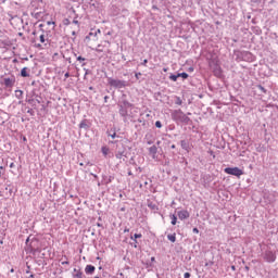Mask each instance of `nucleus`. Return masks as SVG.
I'll list each match as a JSON object with an SVG mask.
<instances>
[{
	"mask_svg": "<svg viewBox=\"0 0 278 278\" xmlns=\"http://www.w3.org/2000/svg\"><path fill=\"white\" fill-rule=\"evenodd\" d=\"M78 22L77 21H74V24H77Z\"/></svg>",
	"mask_w": 278,
	"mask_h": 278,
	"instance_id": "obj_50",
	"label": "nucleus"
},
{
	"mask_svg": "<svg viewBox=\"0 0 278 278\" xmlns=\"http://www.w3.org/2000/svg\"><path fill=\"white\" fill-rule=\"evenodd\" d=\"M27 71H29L27 67H23L21 71V76L22 77H29V73H27Z\"/></svg>",
	"mask_w": 278,
	"mask_h": 278,
	"instance_id": "obj_15",
	"label": "nucleus"
},
{
	"mask_svg": "<svg viewBox=\"0 0 278 278\" xmlns=\"http://www.w3.org/2000/svg\"><path fill=\"white\" fill-rule=\"evenodd\" d=\"M214 75H215L216 77H220L222 72H220V67H219V66H216V68L214 70Z\"/></svg>",
	"mask_w": 278,
	"mask_h": 278,
	"instance_id": "obj_17",
	"label": "nucleus"
},
{
	"mask_svg": "<svg viewBox=\"0 0 278 278\" xmlns=\"http://www.w3.org/2000/svg\"><path fill=\"white\" fill-rule=\"evenodd\" d=\"M172 225H177V216L170 215Z\"/></svg>",
	"mask_w": 278,
	"mask_h": 278,
	"instance_id": "obj_21",
	"label": "nucleus"
},
{
	"mask_svg": "<svg viewBox=\"0 0 278 278\" xmlns=\"http://www.w3.org/2000/svg\"><path fill=\"white\" fill-rule=\"evenodd\" d=\"M184 101H181V98L176 97V105H181Z\"/></svg>",
	"mask_w": 278,
	"mask_h": 278,
	"instance_id": "obj_23",
	"label": "nucleus"
},
{
	"mask_svg": "<svg viewBox=\"0 0 278 278\" xmlns=\"http://www.w3.org/2000/svg\"><path fill=\"white\" fill-rule=\"evenodd\" d=\"M108 99H110V97L105 96V97H104L105 103H108Z\"/></svg>",
	"mask_w": 278,
	"mask_h": 278,
	"instance_id": "obj_39",
	"label": "nucleus"
},
{
	"mask_svg": "<svg viewBox=\"0 0 278 278\" xmlns=\"http://www.w3.org/2000/svg\"><path fill=\"white\" fill-rule=\"evenodd\" d=\"M169 79H170L172 81H177V79H179V74H177V75L172 74V75L169 76Z\"/></svg>",
	"mask_w": 278,
	"mask_h": 278,
	"instance_id": "obj_20",
	"label": "nucleus"
},
{
	"mask_svg": "<svg viewBox=\"0 0 278 278\" xmlns=\"http://www.w3.org/2000/svg\"><path fill=\"white\" fill-rule=\"evenodd\" d=\"M47 25H55V22H47Z\"/></svg>",
	"mask_w": 278,
	"mask_h": 278,
	"instance_id": "obj_38",
	"label": "nucleus"
},
{
	"mask_svg": "<svg viewBox=\"0 0 278 278\" xmlns=\"http://www.w3.org/2000/svg\"><path fill=\"white\" fill-rule=\"evenodd\" d=\"M35 276H34V274H31L30 276H29V278H34Z\"/></svg>",
	"mask_w": 278,
	"mask_h": 278,
	"instance_id": "obj_46",
	"label": "nucleus"
},
{
	"mask_svg": "<svg viewBox=\"0 0 278 278\" xmlns=\"http://www.w3.org/2000/svg\"><path fill=\"white\" fill-rule=\"evenodd\" d=\"M193 233H199V228H193Z\"/></svg>",
	"mask_w": 278,
	"mask_h": 278,
	"instance_id": "obj_36",
	"label": "nucleus"
},
{
	"mask_svg": "<svg viewBox=\"0 0 278 278\" xmlns=\"http://www.w3.org/2000/svg\"><path fill=\"white\" fill-rule=\"evenodd\" d=\"M231 268H232V270H236V266H232Z\"/></svg>",
	"mask_w": 278,
	"mask_h": 278,
	"instance_id": "obj_47",
	"label": "nucleus"
},
{
	"mask_svg": "<svg viewBox=\"0 0 278 278\" xmlns=\"http://www.w3.org/2000/svg\"><path fill=\"white\" fill-rule=\"evenodd\" d=\"M224 173H226L227 175H233L235 177H241V175H244L242 169H240L239 167H226L224 169Z\"/></svg>",
	"mask_w": 278,
	"mask_h": 278,
	"instance_id": "obj_4",
	"label": "nucleus"
},
{
	"mask_svg": "<svg viewBox=\"0 0 278 278\" xmlns=\"http://www.w3.org/2000/svg\"><path fill=\"white\" fill-rule=\"evenodd\" d=\"M94 278H99V276H96Z\"/></svg>",
	"mask_w": 278,
	"mask_h": 278,
	"instance_id": "obj_57",
	"label": "nucleus"
},
{
	"mask_svg": "<svg viewBox=\"0 0 278 278\" xmlns=\"http://www.w3.org/2000/svg\"><path fill=\"white\" fill-rule=\"evenodd\" d=\"M184 277L185 278H190V273H185Z\"/></svg>",
	"mask_w": 278,
	"mask_h": 278,
	"instance_id": "obj_35",
	"label": "nucleus"
},
{
	"mask_svg": "<svg viewBox=\"0 0 278 278\" xmlns=\"http://www.w3.org/2000/svg\"><path fill=\"white\" fill-rule=\"evenodd\" d=\"M155 260V257H152V262Z\"/></svg>",
	"mask_w": 278,
	"mask_h": 278,
	"instance_id": "obj_53",
	"label": "nucleus"
},
{
	"mask_svg": "<svg viewBox=\"0 0 278 278\" xmlns=\"http://www.w3.org/2000/svg\"><path fill=\"white\" fill-rule=\"evenodd\" d=\"M96 51H98L99 53H102L103 49H101V46H98V48L96 49Z\"/></svg>",
	"mask_w": 278,
	"mask_h": 278,
	"instance_id": "obj_32",
	"label": "nucleus"
},
{
	"mask_svg": "<svg viewBox=\"0 0 278 278\" xmlns=\"http://www.w3.org/2000/svg\"><path fill=\"white\" fill-rule=\"evenodd\" d=\"M68 77H71L70 73H65V79H68Z\"/></svg>",
	"mask_w": 278,
	"mask_h": 278,
	"instance_id": "obj_37",
	"label": "nucleus"
},
{
	"mask_svg": "<svg viewBox=\"0 0 278 278\" xmlns=\"http://www.w3.org/2000/svg\"><path fill=\"white\" fill-rule=\"evenodd\" d=\"M140 75H142L141 73H136L135 74V77L137 78V79H140Z\"/></svg>",
	"mask_w": 278,
	"mask_h": 278,
	"instance_id": "obj_33",
	"label": "nucleus"
},
{
	"mask_svg": "<svg viewBox=\"0 0 278 278\" xmlns=\"http://www.w3.org/2000/svg\"><path fill=\"white\" fill-rule=\"evenodd\" d=\"M109 136H111L114 139V138H116V132L109 134Z\"/></svg>",
	"mask_w": 278,
	"mask_h": 278,
	"instance_id": "obj_34",
	"label": "nucleus"
},
{
	"mask_svg": "<svg viewBox=\"0 0 278 278\" xmlns=\"http://www.w3.org/2000/svg\"><path fill=\"white\" fill-rule=\"evenodd\" d=\"M180 147H181V149H184L185 151H188V149L190 148V146L188 144V141H186V140H181V141H180Z\"/></svg>",
	"mask_w": 278,
	"mask_h": 278,
	"instance_id": "obj_14",
	"label": "nucleus"
},
{
	"mask_svg": "<svg viewBox=\"0 0 278 278\" xmlns=\"http://www.w3.org/2000/svg\"><path fill=\"white\" fill-rule=\"evenodd\" d=\"M115 157L117 160H123V157H127V152L125 151V148H123L122 150H117L115 153Z\"/></svg>",
	"mask_w": 278,
	"mask_h": 278,
	"instance_id": "obj_8",
	"label": "nucleus"
},
{
	"mask_svg": "<svg viewBox=\"0 0 278 278\" xmlns=\"http://www.w3.org/2000/svg\"><path fill=\"white\" fill-rule=\"evenodd\" d=\"M73 36H75V31H73Z\"/></svg>",
	"mask_w": 278,
	"mask_h": 278,
	"instance_id": "obj_54",
	"label": "nucleus"
},
{
	"mask_svg": "<svg viewBox=\"0 0 278 278\" xmlns=\"http://www.w3.org/2000/svg\"><path fill=\"white\" fill-rule=\"evenodd\" d=\"M101 151H102L103 155L106 156L108 153H110V148H108V147H102Z\"/></svg>",
	"mask_w": 278,
	"mask_h": 278,
	"instance_id": "obj_19",
	"label": "nucleus"
},
{
	"mask_svg": "<svg viewBox=\"0 0 278 278\" xmlns=\"http://www.w3.org/2000/svg\"><path fill=\"white\" fill-rule=\"evenodd\" d=\"M172 149H175V144L172 146Z\"/></svg>",
	"mask_w": 278,
	"mask_h": 278,
	"instance_id": "obj_48",
	"label": "nucleus"
},
{
	"mask_svg": "<svg viewBox=\"0 0 278 278\" xmlns=\"http://www.w3.org/2000/svg\"><path fill=\"white\" fill-rule=\"evenodd\" d=\"M258 90H261V92H264V94H266V88H264L262 85L257 86Z\"/></svg>",
	"mask_w": 278,
	"mask_h": 278,
	"instance_id": "obj_24",
	"label": "nucleus"
},
{
	"mask_svg": "<svg viewBox=\"0 0 278 278\" xmlns=\"http://www.w3.org/2000/svg\"><path fill=\"white\" fill-rule=\"evenodd\" d=\"M188 114V116H190L192 113H187Z\"/></svg>",
	"mask_w": 278,
	"mask_h": 278,
	"instance_id": "obj_51",
	"label": "nucleus"
},
{
	"mask_svg": "<svg viewBox=\"0 0 278 278\" xmlns=\"http://www.w3.org/2000/svg\"><path fill=\"white\" fill-rule=\"evenodd\" d=\"M178 75L179 77H182V79H188V73L186 72L179 73Z\"/></svg>",
	"mask_w": 278,
	"mask_h": 278,
	"instance_id": "obj_22",
	"label": "nucleus"
},
{
	"mask_svg": "<svg viewBox=\"0 0 278 278\" xmlns=\"http://www.w3.org/2000/svg\"><path fill=\"white\" fill-rule=\"evenodd\" d=\"M83 275H84V273H81V271H77V274L75 275V277H77V278H81V277H83Z\"/></svg>",
	"mask_w": 278,
	"mask_h": 278,
	"instance_id": "obj_27",
	"label": "nucleus"
},
{
	"mask_svg": "<svg viewBox=\"0 0 278 278\" xmlns=\"http://www.w3.org/2000/svg\"><path fill=\"white\" fill-rule=\"evenodd\" d=\"M108 84L112 88H117V89L126 88L127 87V81L121 80V79H114L112 77L108 78Z\"/></svg>",
	"mask_w": 278,
	"mask_h": 278,
	"instance_id": "obj_2",
	"label": "nucleus"
},
{
	"mask_svg": "<svg viewBox=\"0 0 278 278\" xmlns=\"http://www.w3.org/2000/svg\"><path fill=\"white\" fill-rule=\"evenodd\" d=\"M164 72L166 73V68H164Z\"/></svg>",
	"mask_w": 278,
	"mask_h": 278,
	"instance_id": "obj_56",
	"label": "nucleus"
},
{
	"mask_svg": "<svg viewBox=\"0 0 278 278\" xmlns=\"http://www.w3.org/2000/svg\"><path fill=\"white\" fill-rule=\"evenodd\" d=\"M263 260L268 262V264H273L277 260V254L271 250H266L265 253H263Z\"/></svg>",
	"mask_w": 278,
	"mask_h": 278,
	"instance_id": "obj_3",
	"label": "nucleus"
},
{
	"mask_svg": "<svg viewBox=\"0 0 278 278\" xmlns=\"http://www.w3.org/2000/svg\"><path fill=\"white\" fill-rule=\"evenodd\" d=\"M138 238H142V233H135L134 236H130V240L134 241L131 244L134 249H138Z\"/></svg>",
	"mask_w": 278,
	"mask_h": 278,
	"instance_id": "obj_7",
	"label": "nucleus"
},
{
	"mask_svg": "<svg viewBox=\"0 0 278 278\" xmlns=\"http://www.w3.org/2000/svg\"><path fill=\"white\" fill-rule=\"evenodd\" d=\"M77 61L78 62H86V59H84L83 56H77Z\"/></svg>",
	"mask_w": 278,
	"mask_h": 278,
	"instance_id": "obj_28",
	"label": "nucleus"
},
{
	"mask_svg": "<svg viewBox=\"0 0 278 278\" xmlns=\"http://www.w3.org/2000/svg\"><path fill=\"white\" fill-rule=\"evenodd\" d=\"M96 270V267L93 265H87L85 268L86 275H92Z\"/></svg>",
	"mask_w": 278,
	"mask_h": 278,
	"instance_id": "obj_13",
	"label": "nucleus"
},
{
	"mask_svg": "<svg viewBox=\"0 0 278 278\" xmlns=\"http://www.w3.org/2000/svg\"><path fill=\"white\" fill-rule=\"evenodd\" d=\"M167 240H169V242H177V237L175 233L167 235Z\"/></svg>",
	"mask_w": 278,
	"mask_h": 278,
	"instance_id": "obj_16",
	"label": "nucleus"
},
{
	"mask_svg": "<svg viewBox=\"0 0 278 278\" xmlns=\"http://www.w3.org/2000/svg\"><path fill=\"white\" fill-rule=\"evenodd\" d=\"M124 231L127 233V232H129V229L126 228Z\"/></svg>",
	"mask_w": 278,
	"mask_h": 278,
	"instance_id": "obj_45",
	"label": "nucleus"
},
{
	"mask_svg": "<svg viewBox=\"0 0 278 278\" xmlns=\"http://www.w3.org/2000/svg\"><path fill=\"white\" fill-rule=\"evenodd\" d=\"M66 60H67V62H68L70 64L72 63L71 58H67Z\"/></svg>",
	"mask_w": 278,
	"mask_h": 278,
	"instance_id": "obj_42",
	"label": "nucleus"
},
{
	"mask_svg": "<svg viewBox=\"0 0 278 278\" xmlns=\"http://www.w3.org/2000/svg\"><path fill=\"white\" fill-rule=\"evenodd\" d=\"M128 175L131 176V175H134V173H131V170H129V172H128Z\"/></svg>",
	"mask_w": 278,
	"mask_h": 278,
	"instance_id": "obj_43",
	"label": "nucleus"
},
{
	"mask_svg": "<svg viewBox=\"0 0 278 278\" xmlns=\"http://www.w3.org/2000/svg\"><path fill=\"white\" fill-rule=\"evenodd\" d=\"M28 243H29V238L26 239V244H28Z\"/></svg>",
	"mask_w": 278,
	"mask_h": 278,
	"instance_id": "obj_44",
	"label": "nucleus"
},
{
	"mask_svg": "<svg viewBox=\"0 0 278 278\" xmlns=\"http://www.w3.org/2000/svg\"><path fill=\"white\" fill-rule=\"evenodd\" d=\"M84 71L86 72L85 73V77H86V75H88V70L84 68Z\"/></svg>",
	"mask_w": 278,
	"mask_h": 278,
	"instance_id": "obj_40",
	"label": "nucleus"
},
{
	"mask_svg": "<svg viewBox=\"0 0 278 278\" xmlns=\"http://www.w3.org/2000/svg\"><path fill=\"white\" fill-rule=\"evenodd\" d=\"M27 114H30V116H34V109H29V110L27 111Z\"/></svg>",
	"mask_w": 278,
	"mask_h": 278,
	"instance_id": "obj_30",
	"label": "nucleus"
},
{
	"mask_svg": "<svg viewBox=\"0 0 278 278\" xmlns=\"http://www.w3.org/2000/svg\"><path fill=\"white\" fill-rule=\"evenodd\" d=\"M62 264H68V262H63Z\"/></svg>",
	"mask_w": 278,
	"mask_h": 278,
	"instance_id": "obj_49",
	"label": "nucleus"
},
{
	"mask_svg": "<svg viewBox=\"0 0 278 278\" xmlns=\"http://www.w3.org/2000/svg\"><path fill=\"white\" fill-rule=\"evenodd\" d=\"M83 66H86V63H83Z\"/></svg>",
	"mask_w": 278,
	"mask_h": 278,
	"instance_id": "obj_52",
	"label": "nucleus"
},
{
	"mask_svg": "<svg viewBox=\"0 0 278 278\" xmlns=\"http://www.w3.org/2000/svg\"><path fill=\"white\" fill-rule=\"evenodd\" d=\"M124 97H125V94L123 96L122 101L118 105L122 108H127V109L131 108V103H129V101L125 100Z\"/></svg>",
	"mask_w": 278,
	"mask_h": 278,
	"instance_id": "obj_11",
	"label": "nucleus"
},
{
	"mask_svg": "<svg viewBox=\"0 0 278 278\" xmlns=\"http://www.w3.org/2000/svg\"><path fill=\"white\" fill-rule=\"evenodd\" d=\"M149 155H151L152 160L157 159V147L156 146H152L149 148Z\"/></svg>",
	"mask_w": 278,
	"mask_h": 278,
	"instance_id": "obj_6",
	"label": "nucleus"
},
{
	"mask_svg": "<svg viewBox=\"0 0 278 278\" xmlns=\"http://www.w3.org/2000/svg\"><path fill=\"white\" fill-rule=\"evenodd\" d=\"M15 79L14 78H4V86L5 88H12L15 84Z\"/></svg>",
	"mask_w": 278,
	"mask_h": 278,
	"instance_id": "obj_10",
	"label": "nucleus"
},
{
	"mask_svg": "<svg viewBox=\"0 0 278 278\" xmlns=\"http://www.w3.org/2000/svg\"><path fill=\"white\" fill-rule=\"evenodd\" d=\"M178 218L180 220H186V219L190 218V213L186 210L178 211Z\"/></svg>",
	"mask_w": 278,
	"mask_h": 278,
	"instance_id": "obj_5",
	"label": "nucleus"
},
{
	"mask_svg": "<svg viewBox=\"0 0 278 278\" xmlns=\"http://www.w3.org/2000/svg\"><path fill=\"white\" fill-rule=\"evenodd\" d=\"M39 40L40 42H45V35H40Z\"/></svg>",
	"mask_w": 278,
	"mask_h": 278,
	"instance_id": "obj_31",
	"label": "nucleus"
},
{
	"mask_svg": "<svg viewBox=\"0 0 278 278\" xmlns=\"http://www.w3.org/2000/svg\"><path fill=\"white\" fill-rule=\"evenodd\" d=\"M155 127H157V129H162V122L156 121L155 122Z\"/></svg>",
	"mask_w": 278,
	"mask_h": 278,
	"instance_id": "obj_25",
	"label": "nucleus"
},
{
	"mask_svg": "<svg viewBox=\"0 0 278 278\" xmlns=\"http://www.w3.org/2000/svg\"><path fill=\"white\" fill-rule=\"evenodd\" d=\"M148 206L151 207V210H157V205L153 203H150Z\"/></svg>",
	"mask_w": 278,
	"mask_h": 278,
	"instance_id": "obj_26",
	"label": "nucleus"
},
{
	"mask_svg": "<svg viewBox=\"0 0 278 278\" xmlns=\"http://www.w3.org/2000/svg\"><path fill=\"white\" fill-rule=\"evenodd\" d=\"M10 168H14V163H11V164H10Z\"/></svg>",
	"mask_w": 278,
	"mask_h": 278,
	"instance_id": "obj_41",
	"label": "nucleus"
},
{
	"mask_svg": "<svg viewBox=\"0 0 278 278\" xmlns=\"http://www.w3.org/2000/svg\"><path fill=\"white\" fill-rule=\"evenodd\" d=\"M16 99H23V90H15Z\"/></svg>",
	"mask_w": 278,
	"mask_h": 278,
	"instance_id": "obj_18",
	"label": "nucleus"
},
{
	"mask_svg": "<svg viewBox=\"0 0 278 278\" xmlns=\"http://www.w3.org/2000/svg\"><path fill=\"white\" fill-rule=\"evenodd\" d=\"M37 47H40V43H39V45H37Z\"/></svg>",
	"mask_w": 278,
	"mask_h": 278,
	"instance_id": "obj_55",
	"label": "nucleus"
},
{
	"mask_svg": "<svg viewBox=\"0 0 278 278\" xmlns=\"http://www.w3.org/2000/svg\"><path fill=\"white\" fill-rule=\"evenodd\" d=\"M119 108V114L123 116V118H127V114H128V111L129 109L125 108V106H121L118 105Z\"/></svg>",
	"mask_w": 278,
	"mask_h": 278,
	"instance_id": "obj_12",
	"label": "nucleus"
},
{
	"mask_svg": "<svg viewBox=\"0 0 278 278\" xmlns=\"http://www.w3.org/2000/svg\"><path fill=\"white\" fill-rule=\"evenodd\" d=\"M141 64H142V66H147V64H149V60L144 59Z\"/></svg>",
	"mask_w": 278,
	"mask_h": 278,
	"instance_id": "obj_29",
	"label": "nucleus"
},
{
	"mask_svg": "<svg viewBox=\"0 0 278 278\" xmlns=\"http://www.w3.org/2000/svg\"><path fill=\"white\" fill-rule=\"evenodd\" d=\"M79 128L88 131V129H90V123L88 122V119H83L79 124Z\"/></svg>",
	"mask_w": 278,
	"mask_h": 278,
	"instance_id": "obj_9",
	"label": "nucleus"
},
{
	"mask_svg": "<svg viewBox=\"0 0 278 278\" xmlns=\"http://www.w3.org/2000/svg\"><path fill=\"white\" fill-rule=\"evenodd\" d=\"M172 121H175V123H185L188 125L190 123V117L181 111V109L172 111Z\"/></svg>",
	"mask_w": 278,
	"mask_h": 278,
	"instance_id": "obj_1",
	"label": "nucleus"
}]
</instances>
